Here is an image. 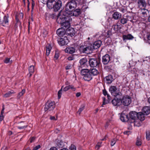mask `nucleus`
Listing matches in <instances>:
<instances>
[{
  "instance_id": "cd10ccee",
  "label": "nucleus",
  "mask_w": 150,
  "mask_h": 150,
  "mask_svg": "<svg viewBox=\"0 0 150 150\" xmlns=\"http://www.w3.org/2000/svg\"><path fill=\"white\" fill-rule=\"evenodd\" d=\"M54 1V0H49L47 1L46 4H47V7L50 9L53 8V3Z\"/></svg>"
},
{
  "instance_id": "a18cd8bd",
  "label": "nucleus",
  "mask_w": 150,
  "mask_h": 150,
  "mask_svg": "<svg viewBox=\"0 0 150 150\" xmlns=\"http://www.w3.org/2000/svg\"><path fill=\"white\" fill-rule=\"evenodd\" d=\"M116 139L114 138L112 139L111 142V146H113L116 143Z\"/></svg>"
},
{
  "instance_id": "393cba45",
  "label": "nucleus",
  "mask_w": 150,
  "mask_h": 150,
  "mask_svg": "<svg viewBox=\"0 0 150 150\" xmlns=\"http://www.w3.org/2000/svg\"><path fill=\"white\" fill-rule=\"evenodd\" d=\"M145 114L142 112H139L137 113V118L139 120L141 121H144L145 119Z\"/></svg>"
},
{
  "instance_id": "f3484780",
  "label": "nucleus",
  "mask_w": 150,
  "mask_h": 150,
  "mask_svg": "<svg viewBox=\"0 0 150 150\" xmlns=\"http://www.w3.org/2000/svg\"><path fill=\"white\" fill-rule=\"evenodd\" d=\"M70 14L69 15L70 16H77L81 14V10L80 9H77L74 11H72L71 12H69Z\"/></svg>"
},
{
  "instance_id": "1a4fd4ad",
  "label": "nucleus",
  "mask_w": 150,
  "mask_h": 150,
  "mask_svg": "<svg viewBox=\"0 0 150 150\" xmlns=\"http://www.w3.org/2000/svg\"><path fill=\"white\" fill-rule=\"evenodd\" d=\"M8 14L4 16L2 20H0V24L4 26L8 25Z\"/></svg>"
},
{
  "instance_id": "49530a36",
  "label": "nucleus",
  "mask_w": 150,
  "mask_h": 150,
  "mask_svg": "<svg viewBox=\"0 0 150 150\" xmlns=\"http://www.w3.org/2000/svg\"><path fill=\"white\" fill-rule=\"evenodd\" d=\"M70 150H76V146L74 145H71L69 147Z\"/></svg>"
},
{
  "instance_id": "c756f323",
  "label": "nucleus",
  "mask_w": 150,
  "mask_h": 150,
  "mask_svg": "<svg viewBox=\"0 0 150 150\" xmlns=\"http://www.w3.org/2000/svg\"><path fill=\"white\" fill-rule=\"evenodd\" d=\"M121 14L119 12H116L114 13L112 15V18L115 20H117L121 17Z\"/></svg>"
},
{
  "instance_id": "39448f33",
  "label": "nucleus",
  "mask_w": 150,
  "mask_h": 150,
  "mask_svg": "<svg viewBox=\"0 0 150 150\" xmlns=\"http://www.w3.org/2000/svg\"><path fill=\"white\" fill-rule=\"evenodd\" d=\"M90 66L92 67H98L100 65V62L98 58H91L89 60Z\"/></svg>"
},
{
  "instance_id": "8fccbe9b",
  "label": "nucleus",
  "mask_w": 150,
  "mask_h": 150,
  "mask_svg": "<svg viewBox=\"0 0 150 150\" xmlns=\"http://www.w3.org/2000/svg\"><path fill=\"white\" fill-rule=\"evenodd\" d=\"M40 148V145H38L33 148V150H38Z\"/></svg>"
},
{
  "instance_id": "09e8293b",
  "label": "nucleus",
  "mask_w": 150,
  "mask_h": 150,
  "mask_svg": "<svg viewBox=\"0 0 150 150\" xmlns=\"http://www.w3.org/2000/svg\"><path fill=\"white\" fill-rule=\"evenodd\" d=\"M28 126L27 125H24L22 126H17V128L19 129H24L26 128Z\"/></svg>"
},
{
  "instance_id": "37998d69",
  "label": "nucleus",
  "mask_w": 150,
  "mask_h": 150,
  "mask_svg": "<svg viewBox=\"0 0 150 150\" xmlns=\"http://www.w3.org/2000/svg\"><path fill=\"white\" fill-rule=\"evenodd\" d=\"M103 93L105 96H107L108 98V100L110 98V96L108 93L107 92L105 89H104L103 90Z\"/></svg>"
},
{
  "instance_id": "e433bc0d",
  "label": "nucleus",
  "mask_w": 150,
  "mask_h": 150,
  "mask_svg": "<svg viewBox=\"0 0 150 150\" xmlns=\"http://www.w3.org/2000/svg\"><path fill=\"white\" fill-rule=\"evenodd\" d=\"M25 92V89L22 90L19 93L17 96L18 99H20L21 97L23 95Z\"/></svg>"
},
{
  "instance_id": "20e7f679",
  "label": "nucleus",
  "mask_w": 150,
  "mask_h": 150,
  "mask_svg": "<svg viewBox=\"0 0 150 150\" xmlns=\"http://www.w3.org/2000/svg\"><path fill=\"white\" fill-rule=\"evenodd\" d=\"M121 99L122 105L125 106H128L132 102L131 98L127 95L123 96Z\"/></svg>"
},
{
  "instance_id": "6e6d98bb",
  "label": "nucleus",
  "mask_w": 150,
  "mask_h": 150,
  "mask_svg": "<svg viewBox=\"0 0 150 150\" xmlns=\"http://www.w3.org/2000/svg\"><path fill=\"white\" fill-rule=\"evenodd\" d=\"M100 146V145H99L98 144L96 145L95 146V149L97 150H98L99 149Z\"/></svg>"
},
{
  "instance_id": "2eb2a0df",
  "label": "nucleus",
  "mask_w": 150,
  "mask_h": 150,
  "mask_svg": "<svg viewBox=\"0 0 150 150\" xmlns=\"http://www.w3.org/2000/svg\"><path fill=\"white\" fill-rule=\"evenodd\" d=\"M110 60V56L108 54H106L102 57V62L103 64H107Z\"/></svg>"
},
{
  "instance_id": "bf43d9fd",
  "label": "nucleus",
  "mask_w": 150,
  "mask_h": 150,
  "mask_svg": "<svg viewBox=\"0 0 150 150\" xmlns=\"http://www.w3.org/2000/svg\"><path fill=\"white\" fill-rule=\"evenodd\" d=\"M74 58L73 57H69L68 58V59L69 60H73Z\"/></svg>"
},
{
  "instance_id": "72a5a7b5",
  "label": "nucleus",
  "mask_w": 150,
  "mask_h": 150,
  "mask_svg": "<svg viewBox=\"0 0 150 150\" xmlns=\"http://www.w3.org/2000/svg\"><path fill=\"white\" fill-rule=\"evenodd\" d=\"M140 120L136 119L133 121V122L134 123V125L137 127H139L141 126L142 123V121H139Z\"/></svg>"
},
{
  "instance_id": "4be33fe9",
  "label": "nucleus",
  "mask_w": 150,
  "mask_h": 150,
  "mask_svg": "<svg viewBox=\"0 0 150 150\" xmlns=\"http://www.w3.org/2000/svg\"><path fill=\"white\" fill-rule=\"evenodd\" d=\"M66 31L67 34L71 37L74 36L75 34V31L73 28L70 27L69 28L66 29Z\"/></svg>"
},
{
  "instance_id": "b1692460",
  "label": "nucleus",
  "mask_w": 150,
  "mask_h": 150,
  "mask_svg": "<svg viewBox=\"0 0 150 150\" xmlns=\"http://www.w3.org/2000/svg\"><path fill=\"white\" fill-rule=\"evenodd\" d=\"M139 7L142 8L146 6V4L145 0H139L137 2Z\"/></svg>"
},
{
  "instance_id": "bb28decb",
  "label": "nucleus",
  "mask_w": 150,
  "mask_h": 150,
  "mask_svg": "<svg viewBox=\"0 0 150 150\" xmlns=\"http://www.w3.org/2000/svg\"><path fill=\"white\" fill-rule=\"evenodd\" d=\"M89 71L92 76H96L99 74L98 71L95 68H93L89 70Z\"/></svg>"
},
{
  "instance_id": "58836bf2",
  "label": "nucleus",
  "mask_w": 150,
  "mask_h": 150,
  "mask_svg": "<svg viewBox=\"0 0 150 150\" xmlns=\"http://www.w3.org/2000/svg\"><path fill=\"white\" fill-rule=\"evenodd\" d=\"M84 108L85 106L84 105H82L77 111V113H79V115H80L81 112L84 110Z\"/></svg>"
},
{
  "instance_id": "c85d7f7f",
  "label": "nucleus",
  "mask_w": 150,
  "mask_h": 150,
  "mask_svg": "<svg viewBox=\"0 0 150 150\" xmlns=\"http://www.w3.org/2000/svg\"><path fill=\"white\" fill-rule=\"evenodd\" d=\"M28 70L29 71V73L27 75L29 77H30L32 75L34 71V66L33 65L30 66L28 69Z\"/></svg>"
},
{
  "instance_id": "2f4dec72",
  "label": "nucleus",
  "mask_w": 150,
  "mask_h": 150,
  "mask_svg": "<svg viewBox=\"0 0 150 150\" xmlns=\"http://www.w3.org/2000/svg\"><path fill=\"white\" fill-rule=\"evenodd\" d=\"M52 48V47L50 44H48L46 46V54L47 56L49 55Z\"/></svg>"
},
{
  "instance_id": "7ed1b4c3",
  "label": "nucleus",
  "mask_w": 150,
  "mask_h": 150,
  "mask_svg": "<svg viewBox=\"0 0 150 150\" xmlns=\"http://www.w3.org/2000/svg\"><path fill=\"white\" fill-rule=\"evenodd\" d=\"M81 74L82 76H83V78L85 81H89L93 78L89 70L86 68L82 69Z\"/></svg>"
},
{
  "instance_id": "3c124183",
  "label": "nucleus",
  "mask_w": 150,
  "mask_h": 150,
  "mask_svg": "<svg viewBox=\"0 0 150 150\" xmlns=\"http://www.w3.org/2000/svg\"><path fill=\"white\" fill-rule=\"evenodd\" d=\"M130 131H125L123 132V133L125 134H127L128 135L130 134Z\"/></svg>"
},
{
  "instance_id": "9d476101",
  "label": "nucleus",
  "mask_w": 150,
  "mask_h": 150,
  "mask_svg": "<svg viewBox=\"0 0 150 150\" xmlns=\"http://www.w3.org/2000/svg\"><path fill=\"white\" fill-rule=\"evenodd\" d=\"M62 2L60 0H58L55 2L53 6V9L54 11H57L60 9L62 6Z\"/></svg>"
},
{
  "instance_id": "5fc2aeb1",
  "label": "nucleus",
  "mask_w": 150,
  "mask_h": 150,
  "mask_svg": "<svg viewBox=\"0 0 150 150\" xmlns=\"http://www.w3.org/2000/svg\"><path fill=\"white\" fill-rule=\"evenodd\" d=\"M35 137H33L30 139V142L31 143L33 142L35 139Z\"/></svg>"
},
{
  "instance_id": "052dcab7",
  "label": "nucleus",
  "mask_w": 150,
  "mask_h": 150,
  "mask_svg": "<svg viewBox=\"0 0 150 150\" xmlns=\"http://www.w3.org/2000/svg\"><path fill=\"white\" fill-rule=\"evenodd\" d=\"M81 95V93L80 92L77 93L76 94V96L77 97H79Z\"/></svg>"
},
{
  "instance_id": "4468645a",
  "label": "nucleus",
  "mask_w": 150,
  "mask_h": 150,
  "mask_svg": "<svg viewBox=\"0 0 150 150\" xmlns=\"http://www.w3.org/2000/svg\"><path fill=\"white\" fill-rule=\"evenodd\" d=\"M66 29L61 28L57 30L56 33L57 35L59 37H61L66 34Z\"/></svg>"
},
{
  "instance_id": "412c9836",
  "label": "nucleus",
  "mask_w": 150,
  "mask_h": 150,
  "mask_svg": "<svg viewBox=\"0 0 150 150\" xmlns=\"http://www.w3.org/2000/svg\"><path fill=\"white\" fill-rule=\"evenodd\" d=\"M142 111L145 115H148L150 113V107L148 106H144L142 109Z\"/></svg>"
},
{
  "instance_id": "ddd939ff",
  "label": "nucleus",
  "mask_w": 150,
  "mask_h": 150,
  "mask_svg": "<svg viewBox=\"0 0 150 150\" xmlns=\"http://www.w3.org/2000/svg\"><path fill=\"white\" fill-rule=\"evenodd\" d=\"M112 103L113 105L115 106H119L121 103V99L117 98H115L112 101Z\"/></svg>"
},
{
  "instance_id": "69168bd1",
  "label": "nucleus",
  "mask_w": 150,
  "mask_h": 150,
  "mask_svg": "<svg viewBox=\"0 0 150 150\" xmlns=\"http://www.w3.org/2000/svg\"><path fill=\"white\" fill-rule=\"evenodd\" d=\"M50 119L51 120H56L55 117L54 116H51L50 117Z\"/></svg>"
},
{
  "instance_id": "dca6fc26",
  "label": "nucleus",
  "mask_w": 150,
  "mask_h": 150,
  "mask_svg": "<svg viewBox=\"0 0 150 150\" xmlns=\"http://www.w3.org/2000/svg\"><path fill=\"white\" fill-rule=\"evenodd\" d=\"M129 119H132L133 121L136 119L137 116V113L135 111L130 112L129 114Z\"/></svg>"
},
{
  "instance_id": "ea45409f",
  "label": "nucleus",
  "mask_w": 150,
  "mask_h": 150,
  "mask_svg": "<svg viewBox=\"0 0 150 150\" xmlns=\"http://www.w3.org/2000/svg\"><path fill=\"white\" fill-rule=\"evenodd\" d=\"M4 62L6 64H11L12 63V60H10V58H6L4 60Z\"/></svg>"
},
{
  "instance_id": "0e129e2a",
  "label": "nucleus",
  "mask_w": 150,
  "mask_h": 150,
  "mask_svg": "<svg viewBox=\"0 0 150 150\" xmlns=\"http://www.w3.org/2000/svg\"><path fill=\"white\" fill-rule=\"evenodd\" d=\"M105 98H103V104H102V106L103 107V105H105V104L106 103L105 102Z\"/></svg>"
},
{
  "instance_id": "f03ea898",
  "label": "nucleus",
  "mask_w": 150,
  "mask_h": 150,
  "mask_svg": "<svg viewBox=\"0 0 150 150\" xmlns=\"http://www.w3.org/2000/svg\"><path fill=\"white\" fill-rule=\"evenodd\" d=\"M77 0H71L69 2H68L66 5L65 11H66L67 13H69V12H71L74 10L76 7L77 6V3L76 1Z\"/></svg>"
},
{
  "instance_id": "f704fd0d",
  "label": "nucleus",
  "mask_w": 150,
  "mask_h": 150,
  "mask_svg": "<svg viewBox=\"0 0 150 150\" xmlns=\"http://www.w3.org/2000/svg\"><path fill=\"white\" fill-rule=\"evenodd\" d=\"M14 93H15L13 91L11 90L10 91H8L7 93L4 94L3 96V97L4 98H8L10 97L12 94Z\"/></svg>"
},
{
  "instance_id": "f8f14e48",
  "label": "nucleus",
  "mask_w": 150,
  "mask_h": 150,
  "mask_svg": "<svg viewBox=\"0 0 150 150\" xmlns=\"http://www.w3.org/2000/svg\"><path fill=\"white\" fill-rule=\"evenodd\" d=\"M87 60L85 58L81 59L79 61L80 66H79V69L80 70V68L86 69L87 67L86 65Z\"/></svg>"
},
{
  "instance_id": "423d86ee",
  "label": "nucleus",
  "mask_w": 150,
  "mask_h": 150,
  "mask_svg": "<svg viewBox=\"0 0 150 150\" xmlns=\"http://www.w3.org/2000/svg\"><path fill=\"white\" fill-rule=\"evenodd\" d=\"M55 107V103L54 102H51L50 103H47L45 105L44 108L45 111L52 110Z\"/></svg>"
},
{
  "instance_id": "aec40b11",
  "label": "nucleus",
  "mask_w": 150,
  "mask_h": 150,
  "mask_svg": "<svg viewBox=\"0 0 150 150\" xmlns=\"http://www.w3.org/2000/svg\"><path fill=\"white\" fill-rule=\"evenodd\" d=\"M102 42L100 40H98L94 42L92 46L93 49H97L99 48L101 46Z\"/></svg>"
},
{
  "instance_id": "5701e85b",
  "label": "nucleus",
  "mask_w": 150,
  "mask_h": 150,
  "mask_svg": "<svg viewBox=\"0 0 150 150\" xmlns=\"http://www.w3.org/2000/svg\"><path fill=\"white\" fill-rule=\"evenodd\" d=\"M122 38L123 40L126 42L127 40H132L134 37L131 34H128L127 35H123Z\"/></svg>"
},
{
  "instance_id": "338daca9",
  "label": "nucleus",
  "mask_w": 150,
  "mask_h": 150,
  "mask_svg": "<svg viewBox=\"0 0 150 150\" xmlns=\"http://www.w3.org/2000/svg\"><path fill=\"white\" fill-rule=\"evenodd\" d=\"M147 36V38L148 40H150V35H148Z\"/></svg>"
},
{
  "instance_id": "a211bd4d",
  "label": "nucleus",
  "mask_w": 150,
  "mask_h": 150,
  "mask_svg": "<svg viewBox=\"0 0 150 150\" xmlns=\"http://www.w3.org/2000/svg\"><path fill=\"white\" fill-rule=\"evenodd\" d=\"M113 80V76L111 75H109L104 78V80L107 83H111Z\"/></svg>"
},
{
  "instance_id": "6e6552de",
  "label": "nucleus",
  "mask_w": 150,
  "mask_h": 150,
  "mask_svg": "<svg viewBox=\"0 0 150 150\" xmlns=\"http://www.w3.org/2000/svg\"><path fill=\"white\" fill-rule=\"evenodd\" d=\"M109 91L112 95L114 96L119 95V92L117 91V89L115 86H111L109 88Z\"/></svg>"
},
{
  "instance_id": "e2e57ef3",
  "label": "nucleus",
  "mask_w": 150,
  "mask_h": 150,
  "mask_svg": "<svg viewBox=\"0 0 150 150\" xmlns=\"http://www.w3.org/2000/svg\"><path fill=\"white\" fill-rule=\"evenodd\" d=\"M109 126V123L108 122H107L105 125V127L106 129Z\"/></svg>"
},
{
  "instance_id": "6ab92c4d",
  "label": "nucleus",
  "mask_w": 150,
  "mask_h": 150,
  "mask_svg": "<svg viewBox=\"0 0 150 150\" xmlns=\"http://www.w3.org/2000/svg\"><path fill=\"white\" fill-rule=\"evenodd\" d=\"M120 118V120L122 122L127 121L129 120V118L128 117V115L125 114V113H122L121 114Z\"/></svg>"
},
{
  "instance_id": "0eeeda50",
  "label": "nucleus",
  "mask_w": 150,
  "mask_h": 150,
  "mask_svg": "<svg viewBox=\"0 0 150 150\" xmlns=\"http://www.w3.org/2000/svg\"><path fill=\"white\" fill-rule=\"evenodd\" d=\"M69 41L66 36H65L62 38H61L58 40V44L61 46H64L67 44Z\"/></svg>"
},
{
  "instance_id": "a878e982",
  "label": "nucleus",
  "mask_w": 150,
  "mask_h": 150,
  "mask_svg": "<svg viewBox=\"0 0 150 150\" xmlns=\"http://www.w3.org/2000/svg\"><path fill=\"white\" fill-rule=\"evenodd\" d=\"M75 51V49L73 47H67L65 50L66 52L69 54H73L74 53Z\"/></svg>"
},
{
  "instance_id": "c9c22d12",
  "label": "nucleus",
  "mask_w": 150,
  "mask_h": 150,
  "mask_svg": "<svg viewBox=\"0 0 150 150\" xmlns=\"http://www.w3.org/2000/svg\"><path fill=\"white\" fill-rule=\"evenodd\" d=\"M70 89H74L75 90V88L72 85H69L64 87L63 89V91H66Z\"/></svg>"
},
{
  "instance_id": "4c0bfd02",
  "label": "nucleus",
  "mask_w": 150,
  "mask_h": 150,
  "mask_svg": "<svg viewBox=\"0 0 150 150\" xmlns=\"http://www.w3.org/2000/svg\"><path fill=\"white\" fill-rule=\"evenodd\" d=\"M146 138L147 141H149L150 140V131L146 130Z\"/></svg>"
},
{
  "instance_id": "c03bdc74",
  "label": "nucleus",
  "mask_w": 150,
  "mask_h": 150,
  "mask_svg": "<svg viewBox=\"0 0 150 150\" xmlns=\"http://www.w3.org/2000/svg\"><path fill=\"white\" fill-rule=\"evenodd\" d=\"M127 21V20L126 18H122L120 20V22L121 23L123 24H125L126 23Z\"/></svg>"
},
{
  "instance_id": "a19ab883",
  "label": "nucleus",
  "mask_w": 150,
  "mask_h": 150,
  "mask_svg": "<svg viewBox=\"0 0 150 150\" xmlns=\"http://www.w3.org/2000/svg\"><path fill=\"white\" fill-rule=\"evenodd\" d=\"M136 144L137 146H141L142 144L141 140L138 137L137 138Z\"/></svg>"
},
{
  "instance_id": "de8ad7c7",
  "label": "nucleus",
  "mask_w": 150,
  "mask_h": 150,
  "mask_svg": "<svg viewBox=\"0 0 150 150\" xmlns=\"http://www.w3.org/2000/svg\"><path fill=\"white\" fill-rule=\"evenodd\" d=\"M120 11L123 13H125L127 12L126 9L124 8H121L120 9Z\"/></svg>"
},
{
  "instance_id": "864d4df0",
  "label": "nucleus",
  "mask_w": 150,
  "mask_h": 150,
  "mask_svg": "<svg viewBox=\"0 0 150 150\" xmlns=\"http://www.w3.org/2000/svg\"><path fill=\"white\" fill-rule=\"evenodd\" d=\"M71 66L70 65H69L66 66V67H65V69L66 70L69 69H71Z\"/></svg>"
},
{
  "instance_id": "79ce46f5",
  "label": "nucleus",
  "mask_w": 150,
  "mask_h": 150,
  "mask_svg": "<svg viewBox=\"0 0 150 150\" xmlns=\"http://www.w3.org/2000/svg\"><path fill=\"white\" fill-rule=\"evenodd\" d=\"M63 87V86H62L60 90H59L58 92V96L59 99H60L62 95V88Z\"/></svg>"
},
{
  "instance_id": "774afa93",
  "label": "nucleus",
  "mask_w": 150,
  "mask_h": 150,
  "mask_svg": "<svg viewBox=\"0 0 150 150\" xmlns=\"http://www.w3.org/2000/svg\"><path fill=\"white\" fill-rule=\"evenodd\" d=\"M147 101L148 103L150 104V97L148 98Z\"/></svg>"
},
{
  "instance_id": "f257e3e1",
  "label": "nucleus",
  "mask_w": 150,
  "mask_h": 150,
  "mask_svg": "<svg viewBox=\"0 0 150 150\" xmlns=\"http://www.w3.org/2000/svg\"><path fill=\"white\" fill-rule=\"evenodd\" d=\"M69 13L66 11H61L59 14L57 20L58 23L60 24L62 28L68 29L70 27V21L71 20Z\"/></svg>"
},
{
  "instance_id": "13d9d810",
  "label": "nucleus",
  "mask_w": 150,
  "mask_h": 150,
  "mask_svg": "<svg viewBox=\"0 0 150 150\" xmlns=\"http://www.w3.org/2000/svg\"><path fill=\"white\" fill-rule=\"evenodd\" d=\"M50 150H58V149L56 147H53L50 148Z\"/></svg>"
},
{
  "instance_id": "4d7b16f0",
  "label": "nucleus",
  "mask_w": 150,
  "mask_h": 150,
  "mask_svg": "<svg viewBox=\"0 0 150 150\" xmlns=\"http://www.w3.org/2000/svg\"><path fill=\"white\" fill-rule=\"evenodd\" d=\"M4 105H3L2 106V109L1 113H4Z\"/></svg>"
},
{
  "instance_id": "603ef678",
  "label": "nucleus",
  "mask_w": 150,
  "mask_h": 150,
  "mask_svg": "<svg viewBox=\"0 0 150 150\" xmlns=\"http://www.w3.org/2000/svg\"><path fill=\"white\" fill-rule=\"evenodd\" d=\"M59 55L58 54L55 53V55H54V58L56 60L58 59V58H59Z\"/></svg>"
},
{
  "instance_id": "680f3d73",
  "label": "nucleus",
  "mask_w": 150,
  "mask_h": 150,
  "mask_svg": "<svg viewBox=\"0 0 150 150\" xmlns=\"http://www.w3.org/2000/svg\"><path fill=\"white\" fill-rule=\"evenodd\" d=\"M88 7L87 6H83L82 7V9L84 10L86 9Z\"/></svg>"
},
{
  "instance_id": "9b49d317",
  "label": "nucleus",
  "mask_w": 150,
  "mask_h": 150,
  "mask_svg": "<svg viewBox=\"0 0 150 150\" xmlns=\"http://www.w3.org/2000/svg\"><path fill=\"white\" fill-rule=\"evenodd\" d=\"M93 50V47H92V45H90L89 46L87 47H83L82 52L83 53L88 54L92 52Z\"/></svg>"
},
{
  "instance_id": "473e14b6",
  "label": "nucleus",
  "mask_w": 150,
  "mask_h": 150,
  "mask_svg": "<svg viewBox=\"0 0 150 150\" xmlns=\"http://www.w3.org/2000/svg\"><path fill=\"white\" fill-rule=\"evenodd\" d=\"M112 28L115 32H117L121 28L120 25H119L118 24L113 25L112 26Z\"/></svg>"
},
{
  "instance_id": "7c9ffc66",
  "label": "nucleus",
  "mask_w": 150,
  "mask_h": 150,
  "mask_svg": "<svg viewBox=\"0 0 150 150\" xmlns=\"http://www.w3.org/2000/svg\"><path fill=\"white\" fill-rule=\"evenodd\" d=\"M56 146L59 148H62L64 146L63 142L61 140H58L56 143Z\"/></svg>"
}]
</instances>
